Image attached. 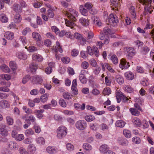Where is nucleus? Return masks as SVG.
I'll return each instance as SVG.
<instances>
[{
  "label": "nucleus",
  "mask_w": 154,
  "mask_h": 154,
  "mask_svg": "<svg viewBox=\"0 0 154 154\" xmlns=\"http://www.w3.org/2000/svg\"><path fill=\"white\" fill-rule=\"evenodd\" d=\"M65 14L70 20L66 21L67 26H72L74 24V22L76 21V17L78 16V13L75 10L72 8H69L65 13Z\"/></svg>",
  "instance_id": "obj_1"
},
{
  "label": "nucleus",
  "mask_w": 154,
  "mask_h": 154,
  "mask_svg": "<svg viewBox=\"0 0 154 154\" xmlns=\"http://www.w3.org/2000/svg\"><path fill=\"white\" fill-rule=\"evenodd\" d=\"M67 132V128L64 126L61 125L57 130V137L59 139H62L66 136Z\"/></svg>",
  "instance_id": "obj_2"
},
{
  "label": "nucleus",
  "mask_w": 154,
  "mask_h": 154,
  "mask_svg": "<svg viewBox=\"0 0 154 154\" xmlns=\"http://www.w3.org/2000/svg\"><path fill=\"white\" fill-rule=\"evenodd\" d=\"M91 8V4L87 2L84 5H81L79 7L80 11L82 14L85 16H87L88 13Z\"/></svg>",
  "instance_id": "obj_3"
},
{
  "label": "nucleus",
  "mask_w": 154,
  "mask_h": 154,
  "mask_svg": "<svg viewBox=\"0 0 154 154\" xmlns=\"http://www.w3.org/2000/svg\"><path fill=\"white\" fill-rule=\"evenodd\" d=\"M124 50L127 58L130 59L133 58L136 53L135 49L132 47H125L124 48Z\"/></svg>",
  "instance_id": "obj_4"
},
{
  "label": "nucleus",
  "mask_w": 154,
  "mask_h": 154,
  "mask_svg": "<svg viewBox=\"0 0 154 154\" xmlns=\"http://www.w3.org/2000/svg\"><path fill=\"white\" fill-rule=\"evenodd\" d=\"M108 21L109 24L113 26L116 25L118 23L117 17L116 15L112 14L109 15Z\"/></svg>",
  "instance_id": "obj_5"
},
{
  "label": "nucleus",
  "mask_w": 154,
  "mask_h": 154,
  "mask_svg": "<svg viewBox=\"0 0 154 154\" xmlns=\"http://www.w3.org/2000/svg\"><path fill=\"white\" fill-rule=\"evenodd\" d=\"M76 128L80 130H83L87 127V124L86 122L84 120H80L75 123Z\"/></svg>",
  "instance_id": "obj_6"
},
{
  "label": "nucleus",
  "mask_w": 154,
  "mask_h": 154,
  "mask_svg": "<svg viewBox=\"0 0 154 154\" xmlns=\"http://www.w3.org/2000/svg\"><path fill=\"white\" fill-rule=\"evenodd\" d=\"M53 51L55 52V55L56 58L58 60L59 59V57L57 55V52L58 51L60 53H62L63 50L59 42H56V45L53 46Z\"/></svg>",
  "instance_id": "obj_7"
},
{
  "label": "nucleus",
  "mask_w": 154,
  "mask_h": 154,
  "mask_svg": "<svg viewBox=\"0 0 154 154\" xmlns=\"http://www.w3.org/2000/svg\"><path fill=\"white\" fill-rule=\"evenodd\" d=\"M145 1V3H142L144 4H145L146 5H147V7L145 8V11L144 12V14L145 15H146L149 12L150 14H151L152 12L153 11V10L152 9L150 6H149V7H148V6H149L150 4L151 3L152 0H146Z\"/></svg>",
  "instance_id": "obj_8"
},
{
  "label": "nucleus",
  "mask_w": 154,
  "mask_h": 154,
  "mask_svg": "<svg viewBox=\"0 0 154 154\" xmlns=\"http://www.w3.org/2000/svg\"><path fill=\"white\" fill-rule=\"evenodd\" d=\"M130 66L129 63L127 62L126 60L124 59L121 60L120 62L119 67L122 69H126Z\"/></svg>",
  "instance_id": "obj_9"
},
{
  "label": "nucleus",
  "mask_w": 154,
  "mask_h": 154,
  "mask_svg": "<svg viewBox=\"0 0 154 154\" xmlns=\"http://www.w3.org/2000/svg\"><path fill=\"white\" fill-rule=\"evenodd\" d=\"M43 80L42 77L39 75H36L32 77V82L34 84L42 85Z\"/></svg>",
  "instance_id": "obj_10"
},
{
  "label": "nucleus",
  "mask_w": 154,
  "mask_h": 154,
  "mask_svg": "<svg viewBox=\"0 0 154 154\" xmlns=\"http://www.w3.org/2000/svg\"><path fill=\"white\" fill-rule=\"evenodd\" d=\"M47 152L50 154H55L58 151V149L56 147L48 146L46 149Z\"/></svg>",
  "instance_id": "obj_11"
},
{
  "label": "nucleus",
  "mask_w": 154,
  "mask_h": 154,
  "mask_svg": "<svg viewBox=\"0 0 154 154\" xmlns=\"http://www.w3.org/2000/svg\"><path fill=\"white\" fill-rule=\"evenodd\" d=\"M85 72V70H82L79 75V80L82 84H85L87 82V79L84 74Z\"/></svg>",
  "instance_id": "obj_12"
},
{
  "label": "nucleus",
  "mask_w": 154,
  "mask_h": 154,
  "mask_svg": "<svg viewBox=\"0 0 154 154\" xmlns=\"http://www.w3.org/2000/svg\"><path fill=\"white\" fill-rule=\"evenodd\" d=\"M48 66L45 69V72L47 74H50L52 72V68L54 66V63L51 62L48 63Z\"/></svg>",
  "instance_id": "obj_13"
},
{
  "label": "nucleus",
  "mask_w": 154,
  "mask_h": 154,
  "mask_svg": "<svg viewBox=\"0 0 154 154\" xmlns=\"http://www.w3.org/2000/svg\"><path fill=\"white\" fill-rule=\"evenodd\" d=\"M116 95L117 103H120L123 98L124 95L121 91H117L116 93Z\"/></svg>",
  "instance_id": "obj_14"
},
{
  "label": "nucleus",
  "mask_w": 154,
  "mask_h": 154,
  "mask_svg": "<svg viewBox=\"0 0 154 154\" xmlns=\"http://www.w3.org/2000/svg\"><path fill=\"white\" fill-rule=\"evenodd\" d=\"M125 77L128 80H132L134 78V75L132 72L131 71H128L125 73Z\"/></svg>",
  "instance_id": "obj_15"
},
{
  "label": "nucleus",
  "mask_w": 154,
  "mask_h": 154,
  "mask_svg": "<svg viewBox=\"0 0 154 154\" xmlns=\"http://www.w3.org/2000/svg\"><path fill=\"white\" fill-rule=\"evenodd\" d=\"M32 58L34 60L39 62L42 61L43 60L42 57L38 54H35L32 55Z\"/></svg>",
  "instance_id": "obj_16"
},
{
  "label": "nucleus",
  "mask_w": 154,
  "mask_h": 154,
  "mask_svg": "<svg viewBox=\"0 0 154 154\" xmlns=\"http://www.w3.org/2000/svg\"><path fill=\"white\" fill-rule=\"evenodd\" d=\"M0 133L4 136H7L8 135V131L6 129V125H3L0 128Z\"/></svg>",
  "instance_id": "obj_17"
},
{
  "label": "nucleus",
  "mask_w": 154,
  "mask_h": 154,
  "mask_svg": "<svg viewBox=\"0 0 154 154\" xmlns=\"http://www.w3.org/2000/svg\"><path fill=\"white\" fill-rule=\"evenodd\" d=\"M131 114L136 116H139L140 114V112L134 108H131L129 109Z\"/></svg>",
  "instance_id": "obj_18"
},
{
  "label": "nucleus",
  "mask_w": 154,
  "mask_h": 154,
  "mask_svg": "<svg viewBox=\"0 0 154 154\" xmlns=\"http://www.w3.org/2000/svg\"><path fill=\"white\" fill-rule=\"evenodd\" d=\"M115 80L116 82L120 85L122 84L124 82L123 77L120 75H117L116 76Z\"/></svg>",
  "instance_id": "obj_19"
},
{
  "label": "nucleus",
  "mask_w": 154,
  "mask_h": 154,
  "mask_svg": "<svg viewBox=\"0 0 154 154\" xmlns=\"http://www.w3.org/2000/svg\"><path fill=\"white\" fill-rule=\"evenodd\" d=\"M4 36L8 40H12L14 37V34L12 32L8 31L5 33Z\"/></svg>",
  "instance_id": "obj_20"
},
{
  "label": "nucleus",
  "mask_w": 154,
  "mask_h": 154,
  "mask_svg": "<svg viewBox=\"0 0 154 154\" xmlns=\"http://www.w3.org/2000/svg\"><path fill=\"white\" fill-rule=\"evenodd\" d=\"M16 56L19 59L26 60L27 58V56L23 52H17L16 53Z\"/></svg>",
  "instance_id": "obj_21"
},
{
  "label": "nucleus",
  "mask_w": 154,
  "mask_h": 154,
  "mask_svg": "<svg viewBox=\"0 0 154 154\" xmlns=\"http://www.w3.org/2000/svg\"><path fill=\"white\" fill-rule=\"evenodd\" d=\"M108 146L105 144L102 145L100 147L99 150L100 152L103 153L108 152L109 150H108Z\"/></svg>",
  "instance_id": "obj_22"
},
{
  "label": "nucleus",
  "mask_w": 154,
  "mask_h": 154,
  "mask_svg": "<svg viewBox=\"0 0 154 154\" xmlns=\"http://www.w3.org/2000/svg\"><path fill=\"white\" fill-rule=\"evenodd\" d=\"M93 22L95 25L99 26H101L102 25V23L101 20L99 18L97 17H93Z\"/></svg>",
  "instance_id": "obj_23"
},
{
  "label": "nucleus",
  "mask_w": 154,
  "mask_h": 154,
  "mask_svg": "<svg viewBox=\"0 0 154 154\" xmlns=\"http://www.w3.org/2000/svg\"><path fill=\"white\" fill-rule=\"evenodd\" d=\"M36 148L32 144H29L28 146V150L30 153L33 154L36 151Z\"/></svg>",
  "instance_id": "obj_24"
},
{
  "label": "nucleus",
  "mask_w": 154,
  "mask_h": 154,
  "mask_svg": "<svg viewBox=\"0 0 154 154\" xmlns=\"http://www.w3.org/2000/svg\"><path fill=\"white\" fill-rule=\"evenodd\" d=\"M10 104L6 100H2L0 101V106L2 108L9 107Z\"/></svg>",
  "instance_id": "obj_25"
},
{
  "label": "nucleus",
  "mask_w": 154,
  "mask_h": 154,
  "mask_svg": "<svg viewBox=\"0 0 154 154\" xmlns=\"http://www.w3.org/2000/svg\"><path fill=\"white\" fill-rule=\"evenodd\" d=\"M13 8L14 11L17 13H19L21 11V7L18 4H14L13 5Z\"/></svg>",
  "instance_id": "obj_26"
},
{
  "label": "nucleus",
  "mask_w": 154,
  "mask_h": 154,
  "mask_svg": "<svg viewBox=\"0 0 154 154\" xmlns=\"http://www.w3.org/2000/svg\"><path fill=\"white\" fill-rule=\"evenodd\" d=\"M79 21L80 23L83 26H88L89 24V22L87 19L84 18H81L80 20Z\"/></svg>",
  "instance_id": "obj_27"
},
{
  "label": "nucleus",
  "mask_w": 154,
  "mask_h": 154,
  "mask_svg": "<svg viewBox=\"0 0 154 154\" xmlns=\"http://www.w3.org/2000/svg\"><path fill=\"white\" fill-rule=\"evenodd\" d=\"M0 69L2 71L6 73L9 72L10 70L8 67L5 64H3L1 66Z\"/></svg>",
  "instance_id": "obj_28"
},
{
  "label": "nucleus",
  "mask_w": 154,
  "mask_h": 154,
  "mask_svg": "<svg viewBox=\"0 0 154 154\" xmlns=\"http://www.w3.org/2000/svg\"><path fill=\"white\" fill-rule=\"evenodd\" d=\"M44 112L43 109L36 110L34 111V113L36 114L37 117L39 119L42 118L43 117L42 113Z\"/></svg>",
  "instance_id": "obj_29"
},
{
  "label": "nucleus",
  "mask_w": 154,
  "mask_h": 154,
  "mask_svg": "<svg viewBox=\"0 0 154 154\" xmlns=\"http://www.w3.org/2000/svg\"><path fill=\"white\" fill-rule=\"evenodd\" d=\"M32 35L33 38L37 41H40L41 39L40 35L38 32H34L32 33Z\"/></svg>",
  "instance_id": "obj_30"
},
{
  "label": "nucleus",
  "mask_w": 154,
  "mask_h": 154,
  "mask_svg": "<svg viewBox=\"0 0 154 154\" xmlns=\"http://www.w3.org/2000/svg\"><path fill=\"white\" fill-rule=\"evenodd\" d=\"M29 68L30 70L32 72H34L38 68V66L35 63H32L30 64Z\"/></svg>",
  "instance_id": "obj_31"
},
{
  "label": "nucleus",
  "mask_w": 154,
  "mask_h": 154,
  "mask_svg": "<svg viewBox=\"0 0 154 154\" xmlns=\"http://www.w3.org/2000/svg\"><path fill=\"white\" fill-rule=\"evenodd\" d=\"M125 122L122 120H118L116 123V125L118 127L123 128L125 126Z\"/></svg>",
  "instance_id": "obj_32"
},
{
  "label": "nucleus",
  "mask_w": 154,
  "mask_h": 154,
  "mask_svg": "<svg viewBox=\"0 0 154 154\" xmlns=\"http://www.w3.org/2000/svg\"><path fill=\"white\" fill-rule=\"evenodd\" d=\"M124 135L127 138H130L131 136V132L129 130L125 129L123 131Z\"/></svg>",
  "instance_id": "obj_33"
},
{
  "label": "nucleus",
  "mask_w": 154,
  "mask_h": 154,
  "mask_svg": "<svg viewBox=\"0 0 154 154\" xmlns=\"http://www.w3.org/2000/svg\"><path fill=\"white\" fill-rule=\"evenodd\" d=\"M36 141L37 143L41 145H44L45 142V140L42 137H39L36 139Z\"/></svg>",
  "instance_id": "obj_34"
},
{
  "label": "nucleus",
  "mask_w": 154,
  "mask_h": 154,
  "mask_svg": "<svg viewBox=\"0 0 154 154\" xmlns=\"http://www.w3.org/2000/svg\"><path fill=\"white\" fill-rule=\"evenodd\" d=\"M85 119L87 122H91L94 120L95 119V118L93 115H88L85 117Z\"/></svg>",
  "instance_id": "obj_35"
},
{
  "label": "nucleus",
  "mask_w": 154,
  "mask_h": 154,
  "mask_svg": "<svg viewBox=\"0 0 154 154\" xmlns=\"http://www.w3.org/2000/svg\"><path fill=\"white\" fill-rule=\"evenodd\" d=\"M132 122L134 125L140 127V126L141 122L140 119L137 117L134 118L133 119Z\"/></svg>",
  "instance_id": "obj_36"
},
{
  "label": "nucleus",
  "mask_w": 154,
  "mask_h": 154,
  "mask_svg": "<svg viewBox=\"0 0 154 154\" xmlns=\"http://www.w3.org/2000/svg\"><path fill=\"white\" fill-rule=\"evenodd\" d=\"M124 89L126 92L129 93L133 92L134 91V89L129 85H125Z\"/></svg>",
  "instance_id": "obj_37"
},
{
  "label": "nucleus",
  "mask_w": 154,
  "mask_h": 154,
  "mask_svg": "<svg viewBox=\"0 0 154 154\" xmlns=\"http://www.w3.org/2000/svg\"><path fill=\"white\" fill-rule=\"evenodd\" d=\"M11 95L13 96L14 99L15 101L14 103V105H17V103H18L19 104H20L21 103L19 102V97L16 95V94L12 91L11 92Z\"/></svg>",
  "instance_id": "obj_38"
},
{
  "label": "nucleus",
  "mask_w": 154,
  "mask_h": 154,
  "mask_svg": "<svg viewBox=\"0 0 154 154\" xmlns=\"http://www.w3.org/2000/svg\"><path fill=\"white\" fill-rule=\"evenodd\" d=\"M0 20L3 23H6L8 21V18L5 14H2L0 15Z\"/></svg>",
  "instance_id": "obj_39"
},
{
  "label": "nucleus",
  "mask_w": 154,
  "mask_h": 154,
  "mask_svg": "<svg viewBox=\"0 0 154 154\" xmlns=\"http://www.w3.org/2000/svg\"><path fill=\"white\" fill-rule=\"evenodd\" d=\"M118 142L122 146L127 145L128 143V141L126 139L121 138L119 139Z\"/></svg>",
  "instance_id": "obj_40"
},
{
  "label": "nucleus",
  "mask_w": 154,
  "mask_h": 154,
  "mask_svg": "<svg viewBox=\"0 0 154 154\" xmlns=\"http://www.w3.org/2000/svg\"><path fill=\"white\" fill-rule=\"evenodd\" d=\"M49 94H48L46 93L42 95L40 97L41 101L43 103L46 102L48 100Z\"/></svg>",
  "instance_id": "obj_41"
},
{
  "label": "nucleus",
  "mask_w": 154,
  "mask_h": 154,
  "mask_svg": "<svg viewBox=\"0 0 154 154\" xmlns=\"http://www.w3.org/2000/svg\"><path fill=\"white\" fill-rule=\"evenodd\" d=\"M21 19L20 15L19 14H17L14 16V21L15 23H19L20 22Z\"/></svg>",
  "instance_id": "obj_42"
},
{
  "label": "nucleus",
  "mask_w": 154,
  "mask_h": 154,
  "mask_svg": "<svg viewBox=\"0 0 154 154\" xmlns=\"http://www.w3.org/2000/svg\"><path fill=\"white\" fill-rule=\"evenodd\" d=\"M33 125H34L33 128L35 130V132L38 134L41 131V129L40 126L36 123H34Z\"/></svg>",
  "instance_id": "obj_43"
},
{
  "label": "nucleus",
  "mask_w": 154,
  "mask_h": 154,
  "mask_svg": "<svg viewBox=\"0 0 154 154\" xmlns=\"http://www.w3.org/2000/svg\"><path fill=\"white\" fill-rule=\"evenodd\" d=\"M25 48L27 49L29 52H34L37 50V48L33 46H29V47L25 46Z\"/></svg>",
  "instance_id": "obj_44"
},
{
  "label": "nucleus",
  "mask_w": 154,
  "mask_h": 154,
  "mask_svg": "<svg viewBox=\"0 0 154 154\" xmlns=\"http://www.w3.org/2000/svg\"><path fill=\"white\" fill-rule=\"evenodd\" d=\"M83 148L87 151H90L92 149L91 146L88 143H84L83 145Z\"/></svg>",
  "instance_id": "obj_45"
},
{
  "label": "nucleus",
  "mask_w": 154,
  "mask_h": 154,
  "mask_svg": "<svg viewBox=\"0 0 154 154\" xmlns=\"http://www.w3.org/2000/svg\"><path fill=\"white\" fill-rule=\"evenodd\" d=\"M34 133V131L31 128H29L26 130L25 132V134L27 136H29L32 135H33Z\"/></svg>",
  "instance_id": "obj_46"
},
{
  "label": "nucleus",
  "mask_w": 154,
  "mask_h": 154,
  "mask_svg": "<svg viewBox=\"0 0 154 154\" xmlns=\"http://www.w3.org/2000/svg\"><path fill=\"white\" fill-rule=\"evenodd\" d=\"M9 66L11 69L13 71L15 70L17 68V65L13 61H11L10 62Z\"/></svg>",
  "instance_id": "obj_47"
},
{
  "label": "nucleus",
  "mask_w": 154,
  "mask_h": 154,
  "mask_svg": "<svg viewBox=\"0 0 154 154\" xmlns=\"http://www.w3.org/2000/svg\"><path fill=\"white\" fill-rule=\"evenodd\" d=\"M105 66L107 69L110 72L114 73L115 71L110 66L109 64L106 63H105Z\"/></svg>",
  "instance_id": "obj_48"
},
{
  "label": "nucleus",
  "mask_w": 154,
  "mask_h": 154,
  "mask_svg": "<svg viewBox=\"0 0 154 154\" xmlns=\"http://www.w3.org/2000/svg\"><path fill=\"white\" fill-rule=\"evenodd\" d=\"M110 60L112 61L113 64H117L118 61L117 57L115 55H113L111 57Z\"/></svg>",
  "instance_id": "obj_49"
},
{
  "label": "nucleus",
  "mask_w": 154,
  "mask_h": 154,
  "mask_svg": "<svg viewBox=\"0 0 154 154\" xmlns=\"http://www.w3.org/2000/svg\"><path fill=\"white\" fill-rule=\"evenodd\" d=\"M8 143V146L10 148L16 149L17 147V143L15 142L11 141Z\"/></svg>",
  "instance_id": "obj_50"
},
{
  "label": "nucleus",
  "mask_w": 154,
  "mask_h": 154,
  "mask_svg": "<svg viewBox=\"0 0 154 154\" xmlns=\"http://www.w3.org/2000/svg\"><path fill=\"white\" fill-rule=\"evenodd\" d=\"M132 141L136 144H139L141 142V140L138 137H134L132 138Z\"/></svg>",
  "instance_id": "obj_51"
},
{
  "label": "nucleus",
  "mask_w": 154,
  "mask_h": 154,
  "mask_svg": "<svg viewBox=\"0 0 154 154\" xmlns=\"http://www.w3.org/2000/svg\"><path fill=\"white\" fill-rule=\"evenodd\" d=\"M30 76L29 75H26L24 76L22 80V82L23 84H26L30 79Z\"/></svg>",
  "instance_id": "obj_52"
},
{
  "label": "nucleus",
  "mask_w": 154,
  "mask_h": 154,
  "mask_svg": "<svg viewBox=\"0 0 154 154\" xmlns=\"http://www.w3.org/2000/svg\"><path fill=\"white\" fill-rule=\"evenodd\" d=\"M111 90L109 88L107 87L105 88L103 91V93L104 95H108L111 93Z\"/></svg>",
  "instance_id": "obj_53"
},
{
  "label": "nucleus",
  "mask_w": 154,
  "mask_h": 154,
  "mask_svg": "<svg viewBox=\"0 0 154 154\" xmlns=\"http://www.w3.org/2000/svg\"><path fill=\"white\" fill-rule=\"evenodd\" d=\"M72 95L68 92H65L63 94V97L66 99L69 100L71 99Z\"/></svg>",
  "instance_id": "obj_54"
},
{
  "label": "nucleus",
  "mask_w": 154,
  "mask_h": 154,
  "mask_svg": "<svg viewBox=\"0 0 154 154\" xmlns=\"http://www.w3.org/2000/svg\"><path fill=\"white\" fill-rule=\"evenodd\" d=\"M105 81L106 85L109 86L111 85V81L110 77L108 76L105 77Z\"/></svg>",
  "instance_id": "obj_55"
},
{
  "label": "nucleus",
  "mask_w": 154,
  "mask_h": 154,
  "mask_svg": "<svg viewBox=\"0 0 154 154\" xmlns=\"http://www.w3.org/2000/svg\"><path fill=\"white\" fill-rule=\"evenodd\" d=\"M6 120L7 124L9 125H13L14 121L12 118L10 116H7L6 117Z\"/></svg>",
  "instance_id": "obj_56"
},
{
  "label": "nucleus",
  "mask_w": 154,
  "mask_h": 154,
  "mask_svg": "<svg viewBox=\"0 0 154 154\" xmlns=\"http://www.w3.org/2000/svg\"><path fill=\"white\" fill-rule=\"evenodd\" d=\"M47 15L49 18H53L54 14L53 11L51 9H49L48 11Z\"/></svg>",
  "instance_id": "obj_57"
},
{
  "label": "nucleus",
  "mask_w": 154,
  "mask_h": 154,
  "mask_svg": "<svg viewBox=\"0 0 154 154\" xmlns=\"http://www.w3.org/2000/svg\"><path fill=\"white\" fill-rule=\"evenodd\" d=\"M0 76L2 79H4L7 80H10L11 78V76L10 75L7 74L1 75Z\"/></svg>",
  "instance_id": "obj_58"
},
{
  "label": "nucleus",
  "mask_w": 154,
  "mask_h": 154,
  "mask_svg": "<svg viewBox=\"0 0 154 154\" xmlns=\"http://www.w3.org/2000/svg\"><path fill=\"white\" fill-rule=\"evenodd\" d=\"M74 37L78 40L79 42L80 40L82 39L83 36L82 35L78 32L75 33L74 35Z\"/></svg>",
  "instance_id": "obj_59"
},
{
  "label": "nucleus",
  "mask_w": 154,
  "mask_h": 154,
  "mask_svg": "<svg viewBox=\"0 0 154 154\" xmlns=\"http://www.w3.org/2000/svg\"><path fill=\"white\" fill-rule=\"evenodd\" d=\"M19 40L22 42L24 46L27 44V42L25 37L21 36L20 37Z\"/></svg>",
  "instance_id": "obj_60"
},
{
  "label": "nucleus",
  "mask_w": 154,
  "mask_h": 154,
  "mask_svg": "<svg viewBox=\"0 0 154 154\" xmlns=\"http://www.w3.org/2000/svg\"><path fill=\"white\" fill-rule=\"evenodd\" d=\"M100 127L102 131H104L105 130H108L109 127L104 123H102L100 125Z\"/></svg>",
  "instance_id": "obj_61"
},
{
  "label": "nucleus",
  "mask_w": 154,
  "mask_h": 154,
  "mask_svg": "<svg viewBox=\"0 0 154 154\" xmlns=\"http://www.w3.org/2000/svg\"><path fill=\"white\" fill-rule=\"evenodd\" d=\"M31 32V29L29 28L26 27L23 29L22 32V34L25 35L26 34Z\"/></svg>",
  "instance_id": "obj_62"
},
{
  "label": "nucleus",
  "mask_w": 154,
  "mask_h": 154,
  "mask_svg": "<svg viewBox=\"0 0 154 154\" xmlns=\"http://www.w3.org/2000/svg\"><path fill=\"white\" fill-rule=\"evenodd\" d=\"M87 50L88 54L90 55H92L94 54V50L90 46H88L87 47Z\"/></svg>",
  "instance_id": "obj_63"
},
{
  "label": "nucleus",
  "mask_w": 154,
  "mask_h": 154,
  "mask_svg": "<svg viewBox=\"0 0 154 154\" xmlns=\"http://www.w3.org/2000/svg\"><path fill=\"white\" fill-rule=\"evenodd\" d=\"M24 138V136L23 134H18L17 136L15 138V140L17 141H20L23 140Z\"/></svg>",
  "instance_id": "obj_64"
}]
</instances>
